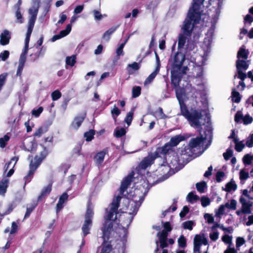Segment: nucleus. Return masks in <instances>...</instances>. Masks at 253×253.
I'll return each instance as SVG.
<instances>
[{
  "label": "nucleus",
  "mask_w": 253,
  "mask_h": 253,
  "mask_svg": "<svg viewBox=\"0 0 253 253\" xmlns=\"http://www.w3.org/2000/svg\"><path fill=\"white\" fill-rule=\"evenodd\" d=\"M186 137L182 135H177L172 137L169 142L170 146L172 147L176 146L181 141L185 140Z\"/></svg>",
  "instance_id": "nucleus-27"
},
{
  "label": "nucleus",
  "mask_w": 253,
  "mask_h": 253,
  "mask_svg": "<svg viewBox=\"0 0 253 253\" xmlns=\"http://www.w3.org/2000/svg\"><path fill=\"white\" fill-rule=\"evenodd\" d=\"M171 148L172 147L168 142L165 144L163 147L158 148L155 152V156H156V157H159L160 154L165 155L171 149Z\"/></svg>",
  "instance_id": "nucleus-20"
},
{
  "label": "nucleus",
  "mask_w": 253,
  "mask_h": 253,
  "mask_svg": "<svg viewBox=\"0 0 253 253\" xmlns=\"http://www.w3.org/2000/svg\"><path fill=\"white\" fill-rule=\"evenodd\" d=\"M109 148L106 147L103 150L97 153L93 158L95 165L99 168L102 165L106 154H108Z\"/></svg>",
  "instance_id": "nucleus-14"
},
{
  "label": "nucleus",
  "mask_w": 253,
  "mask_h": 253,
  "mask_svg": "<svg viewBox=\"0 0 253 253\" xmlns=\"http://www.w3.org/2000/svg\"><path fill=\"white\" fill-rule=\"evenodd\" d=\"M253 159L252 156L249 154L246 155L243 159L244 163L245 165H250L251 164V161Z\"/></svg>",
  "instance_id": "nucleus-63"
},
{
  "label": "nucleus",
  "mask_w": 253,
  "mask_h": 253,
  "mask_svg": "<svg viewBox=\"0 0 253 253\" xmlns=\"http://www.w3.org/2000/svg\"><path fill=\"white\" fill-rule=\"evenodd\" d=\"M204 151L203 148L202 151H196L194 150L191 146L188 144L183 145L181 147L180 154L183 159H185L187 161H189L193 158L199 156Z\"/></svg>",
  "instance_id": "nucleus-6"
},
{
  "label": "nucleus",
  "mask_w": 253,
  "mask_h": 253,
  "mask_svg": "<svg viewBox=\"0 0 253 253\" xmlns=\"http://www.w3.org/2000/svg\"><path fill=\"white\" fill-rule=\"evenodd\" d=\"M122 198V196L118 195L117 197L113 199L112 202L110 204V209L111 211L118 212V208L120 207Z\"/></svg>",
  "instance_id": "nucleus-26"
},
{
  "label": "nucleus",
  "mask_w": 253,
  "mask_h": 253,
  "mask_svg": "<svg viewBox=\"0 0 253 253\" xmlns=\"http://www.w3.org/2000/svg\"><path fill=\"white\" fill-rule=\"evenodd\" d=\"M15 207V206H14L13 204H9L7 210L4 212L2 213L0 212V219H2L5 215L9 214L11 212H12Z\"/></svg>",
  "instance_id": "nucleus-50"
},
{
  "label": "nucleus",
  "mask_w": 253,
  "mask_h": 253,
  "mask_svg": "<svg viewBox=\"0 0 253 253\" xmlns=\"http://www.w3.org/2000/svg\"><path fill=\"white\" fill-rule=\"evenodd\" d=\"M249 51L246 50L243 46L241 47L237 52V57L238 59L241 58L246 60L248 58Z\"/></svg>",
  "instance_id": "nucleus-34"
},
{
  "label": "nucleus",
  "mask_w": 253,
  "mask_h": 253,
  "mask_svg": "<svg viewBox=\"0 0 253 253\" xmlns=\"http://www.w3.org/2000/svg\"><path fill=\"white\" fill-rule=\"evenodd\" d=\"M179 104L180 105L181 115L187 119L191 114V112H189L186 105L184 103V101L179 102Z\"/></svg>",
  "instance_id": "nucleus-28"
},
{
  "label": "nucleus",
  "mask_w": 253,
  "mask_h": 253,
  "mask_svg": "<svg viewBox=\"0 0 253 253\" xmlns=\"http://www.w3.org/2000/svg\"><path fill=\"white\" fill-rule=\"evenodd\" d=\"M108 240L103 239V242L101 244L102 249L100 253H110L112 251L111 241L108 242Z\"/></svg>",
  "instance_id": "nucleus-25"
},
{
  "label": "nucleus",
  "mask_w": 253,
  "mask_h": 253,
  "mask_svg": "<svg viewBox=\"0 0 253 253\" xmlns=\"http://www.w3.org/2000/svg\"><path fill=\"white\" fill-rule=\"evenodd\" d=\"M232 100L235 103H239L241 100V96L240 93L235 90V89H233L231 94Z\"/></svg>",
  "instance_id": "nucleus-42"
},
{
  "label": "nucleus",
  "mask_w": 253,
  "mask_h": 253,
  "mask_svg": "<svg viewBox=\"0 0 253 253\" xmlns=\"http://www.w3.org/2000/svg\"><path fill=\"white\" fill-rule=\"evenodd\" d=\"M159 67L157 66L155 70L145 79L144 82V85L148 84L151 83L157 74L159 73Z\"/></svg>",
  "instance_id": "nucleus-31"
},
{
  "label": "nucleus",
  "mask_w": 253,
  "mask_h": 253,
  "mask_svg": "<svg viewBox=\"0 0 253 253\" xmlns=\"http://www.w3.org/2000/svg\"><path fill=\"white\" fill-rule=\"evenodd\" d=\"M52 100L55 101L59 99L61 96V93L58 90H56L53 91L51 94Z\"/></svg>",
  "instance_id": "nucleus-56"
},
{
  "label": "nucleus",
  "mask_w": 253,
  "mask_h": 253,
  "mask_svg": "<svg viewBox=\"0 0 253 253\" xmlns=\"http://www.w3.org/2000/svg\"><path fill=\"white\" fill-rule=\"evenodd\" d=\"M218 226V224L215 223L214 225L211 228V232L209 234V237L210 239L213 241H215L218 238L219 233L218 231L216 230V228Z\"/></svg>",
  "instance_id": "nucleus-30"
},
{
  "label": "nucleus",
  "mask_w": 253,
  "mask_h": 253,
  "mask_svg": "<svg viewBox=\"0 0 253 253\" xmlns=\"http://www.w3.org/2000/svg\"><path fill=\"white\" fill-rule=\"evenodd\" d=\"M222 3L223 0H209L208 9L207 10L208 21L207 22H210L211 25V28L208 31V34L209 35L208 42L209 44L212 42V37L213 35L215 24L218 19Z\"/></svg>",
  "instance_id": "nucleus-2"
},
{
  "label": "nucleus",
  "mask_w": 253,
  "mask_h": 253,
  "mask_svg": "<svg viewBox=\"0 0 253 253\" xmlns=\"http://www.w3.org/2000/svg\"><path fill=\"white\" fill-rule=\"evenodd\" d=\"M37 203L35 202L32 204L29 207L27 208L26 211L24 215V219L27 218L30 216L32 212L37 206Z\"/></svg>",
  "instance_id": "nucleus-41"
},
{
  "label": "nucleus",
  "mask_w": 253,
  "mask_h": 253,
  "mask_svg": "<svg viewBox=\"0 0 253 253\" xmlns=\"http://www.w3.org/2000/svg\"><path fill=\"white\" fill-rule=\"evenodd\" d=\"M202 245H206V237L204 234H203V236L200 235H195L194 238L193 253H201L200 248ZM203 253H206V252Z\"/></svg>",
  "instance_id": "nucleus-10"
},
{
  "label": "nucleus",
  "mask_w": 253,
  "mask_h": 253,
  "mask_svg": "<svg viewBox=\"0 0 253 253\" xmlns=\"http://www.w3.org/2000/svg\"><path fill=\"white\" fill-rule=\"evenodd\" d=\"M47 127L46 126L39 127L33 134L35 137H40L42 134L47 131Z\"/></svg>",
  "instance_id": "nucleus-36"
},
{
  "label": "nucleus",
  "mask_w": 253,
  "mask_h": 253,
  "mask_svg": "<svg viewBox=\"0 0 253 253\" xmlns=\"http://www.w3.org/2000/svg\"><path fill=\"white\" fill-rule=\"evenodd\" d=\"M140 68V65L139 63L134 62L132 64L127 65V70L129 75H132L134 73V71H137Z\"/></svg>",
  "instance_id": "nucleus-32"
},
{
  "label": "nucleus",
  "mask_w": 253,
  "mask_h": 253,
  "mask_svg": "<svg viewBox=\"0 0 253 253\" xmlns=\"http://www.w3.org/2000/svg\"><path fill=\"white\" fill-rule=\"evenodd\" d=\"M204 1L205 0H193L192 6L189 8L183 22L182 29L184 34H180L178 36V49L183 48L187 40L185 35L190 37L195 25L200 23L203 12L202 6H203Z\"/></svg>",
  "instance_id": "nucleus-1"
},
{
  "label": "nucleus",
  "mask_w": 253,
  "mask_h": 253,
  "mask_svg": "<svg viewBox=\"0 0 253 253\" xmlns=\"http://www.w3.org/2000/svg\"><path fill=\"white\" fill-rule=\"evenodd\" d=\"M95 132L94 129H90L89 131L84 132V137L87 142L91 141L94 138Z\"/></svg>",
  "instance_id": "nucleus-40"
},
{
  "label": "nucleus",
  "mask_w": 253,
  "mask_h": 253,
  "mask_svg": "<svg viewBox=\"0 0 253 253\" xmlns=\"http://www.w3.org/2000/svg\"><path fill=\"white\" fill-rule=\"evenodd\" d=\"M94 215L93 209L88 205L84 215L85 220L82 227L83 238L90 233V230L92 226V219Z\"/></svg>",
  "instance_id": "nucleus-5"
},
{
  "label": "nucleus",
  "mask_w": 253,
  "mask_h": 253,
  "mask_svg": "<svg viewBox=\"0 0 253 253\" xmlns=\"http://www.w3.org/2000/svg\"><path fill=\"white\" fill-rule=\"evenodd\" d=\"M157 157H156V156L155 155L154 156L144 158V159L140 163V167L142 169H146L154 163V160Z\"/></svg>",
  "instance_id": "nucleus-22"
},
{
  "label": "nucleus",
  "mask_w": 253,
  "mask_h": 253,
  "mask_svg": "<svg viewBox=\"0 0 253 253\" xmlns=\"http://www.w3.org/2000/svg\"><path fill=\"white\" fill-rule=\"evenodd\" d=\"M86 113L84 112L81 115L75 117L71 123V126L76 130L78 129L86 118Z\"/></svg>",
  "instance_id": "nucleus-16"
},
{
  "label": "nucleus",
  "mask_w": 253,
  "mask_h": 253,
  "mask_svg": "<svg viewBox=\"0 0 253 253\" xmlns=\"http://www.w3.org/2000/svg\"><path fill=\"white\" fill-rule=\"evenodd\" d=\"M8 180H2L0 181V194H4L7 190L8 187Z\"/></svg>",
  "instance_id": "nucleus-37"
},
{
  "label": "nucleus",
  "mask_w": 253,
  "mask_h": 253,
  "mask_svg": "<svg viewBox=\"0 0 253 253\" xmlns=\"http://www.w3.org/2000/svg\"><path fill=\"white\" fill-rule=\"evenodd\" d=\"M126 133V129L122 127L118 129H116L114 131V136L117 138H120L125 135Z\"/></svg>",
  "instance_id": "nucleus-51"
},
{
  "label": "nucleus",
  "mask_w": 253,
  "mask_h": 253,
  "mask_svg": "<svg viewBox=\"0 0 253 253\" xmlns=\"http://www.w3.org/2000/svg\"><path fill=\"white\" fill-rule=\"evenodd\" d=\"M237 202L235 200H231L230 203H226L224 206L226 208L235 210L236 209Z\"/></svg>",
  "instance_id": "nucleus-52"
},
{
  "label": "nucleus",
  "mask_w": 253,
  "mask_h": 253,
  "mask_svg": "<svg viewBox=\"0 0 253 253\" xmlns=\"http://www.w3.org/2000/svg\"><path fill=\"white\" fill-rule=\"evenodd\" d=\"M225 209L226 208L224 205H220L219 208L215 210V216L220 217V215L223 214L225 212Z\"/></svg>",
  "instance_id": "nucleus-53"
},
{
  "label": "nucleus",
  "mask_w": 253,
  "mask_h": 253,
  "mask_svg": "<svg viewBox=\"0 0 253 253\" xmlns=\"http://www.w3.org/2000/svg\"><path fill=\"white\" fill-rule=\"evenodd\" d=\"M187 200L190 203H193L194 202L199 200L200 198L198 196L194 194V192H190L187 196Z\"/></svg>",
  "instance_id": "nucleus-39"
},
{
  "label": "nucleus",
  "mask_w": 253,
  "mask_h": 253,
  "mask_svg": "<svg viewBox=\"0 0 253 253\" xmlns=\"http://www.w3.org/2000/svg\"><path fill=\"white\" fill-rule=\"evenodd\" d=\"M112 116L115 121L117 120V117L121 114V112L120 109L114 105L111 111Z\"/></svg>",
  "instance_id": "nucleus-47"
},
{
  "label": "nucleus",
  "mask_w": 253,
  "mask_h": 253,
  "mask_svg": "<svg viewBox=\"0 0 253 253\" xmlns=\"http://www.w3.org/2000/svg\"><path fill=\"white\" fill-rule=\"evenodd\" d=\"M39 6L35 9H29V13L30 17L28 20V29L25 39V46L23 50L22 54L26 55L29 50V44L30 40V37L33 32V30L35 25V23L37 19V16L38 12Z\"/></svg>",
  "instance_id": "nucleus-4"
},
{
  "label": "nucleus",
  "mask_w": 253,
  "mask_h": 253,
  "mask_svg": "<svg viewBox=\"0 0 253 253\" xmlns=\"http://www.w3.org/2000/svg\"><path fill=\"white\" fill-rule=\"evenodd\" d=\"M237 188V186L235 181L233 179H231L230 182L226 184L225 188H222V189L223 190L230 192L232 191H235Z\"/></svg>",
  "instance_id": "nucleus-33"
},
{
  "label": "nucleus",
  "mask_w": 253,
  "mask_h": 253,
  "mask_svg": "<svg viewBox=\"0 0 253 253\" xmlns=\"http://www.w3.org/2000/svg\"><path fill=\"white\" fill-rule=\"evenodd\" d=\"M238 75H235L234 76V79H235L236 77L240 79L241 81H244V80L247 77V74L246 73H243V71H237Z\"/></svg>",
  "instance_id": "nucleus-58"
},
{
  "label": "nucleus",
  "mask_w": 253,
  "mask_h": 253,
  "mask_svg": "<svg viewBox=\"0 0 253 253\" xmlns=\"http://www.w3.org/2000/svg\"><path fill=\"white\" fill-rule=\"evenodd\" d=\"M118 213H119V212L112 211L110 209V211H109L108 214L106 216L105 220L110 221H115L117 219V216L116 215L114 219H113V216L115 214L116 215H117Z\"/></svg>",
  "instance_id": "nucleus-48"
},
{
  "label": "nucleus",
  "mask_w": 253,
  "mask_h": 253,
  "mask_svg": "<svg viewBox=\"0 0 253 253\" xmlns=\"http://www.w3.org/2000/svg\"><path fill=\"white\" fill-rule=\"evenodd\" d=\"M157 236L159 237V240H168V233L166 231H162L161 232L157 233Z\"/></svg>",
  "instance_id": "nucleus-55"
},
{
  "label": "nucleus",
  "mask_w": 253,
  "mask_h": 253,
  "mask_svg": "<svg viewBox=\"0 0 253 253\" xmlns=\"http://www.w3.org/2000/svg\"><path fill=\"white\" fill-rule=\"evenodd\" d=\"M200 136L193 138L189 141V144L191 147L196 151H202L203 148L205 150L206 147L203 148L204 140H206V136L204 137L201 131Z\"/></svg>",
  "instance_id": "nucleus-8"
},
{
  "label": "nucleus",
  "mask_w": 253,
  "mask_h": 253,
  "mask_svg": "<svg viewBox=\"0 0 253 253\" xmlns=\"http://www.w3.org/2000/svg\"><path fill=\"white\" fill-rule=\"evenodd\" d=\"M178 246L182 248H185L187 245L186 238L183 235H181L177 240Z\"/></svg>",
  "instance_id": "nucleus-45"
},
{
  "label": "nucleus",
  "mask_w": 253,
  "mask_h": 253,
  "mask_svg": "<svg viewBox=\"0 0 253 253\" xmlns=\"http://www.w3.org/2000/svg\"><path fill=\"white\" fill-rule=\"evenodd\" d=\"M39 166H40L39 165L34 162L33 160L31 161L29 165L30 170L28 174L24 177L25 183L29 182L31 181V179L29 178V177L31 176H33L35 171Z\"/></svg>",
  "instance_id": "nucleus-19"
},
{
  "label": "nucleus",
  "mask_w": 253,
  "mask_h": 253,
  "mask_svg": "<svg viewBox=\"0 0 253 253\" xmlns=\"http://www.w3.org/2000/svg\"><path fill=\"white\" fill-rule=\"evenodd\" d=\"M43 108L42 107H39L37 109H34L32 111V114L36 117H38L42 112Z\"/></svg>",
  "instance_id": "nucleus-57"
},
{
  "label": "nucleus",
  "mask_w": 253,
  "mask_h": 253,
  "mask_svg": "<svg viewBox=\"0 0 253 253\" xmlns=\"http://www.w3.org/2000/svg\"><path fill=\"white\" fill-rule=\"evenodd\" d=\"M76 62V56L73 55L71 56H67L66 58V64L71 67L73 66Z\"/></svg>",
  "instance_id": "nucleus-44"
},
{
  "label": "nucleus",
  "mask_w": 253,
  "mask_h": 253,
  "mask_svg": "<svg viewBox=\"0 0 253 253\" xmlns=\"http://www.w3.org/2000/svg\"><path fill=\"white\" fill-rule=\"evenodd\" d=\"M163 226H164V229L162 231H166V232L168 233L169 232H170L172 229V227L170 225V223L169 221H167V222H165V223H164Z\"/></svg>",
  "instance_id": "nucleus-62"
},
{
  "label": "nucleus",
  "mask_w": 253,
  "mask_h": 253,
  "mask_svg": "<svg viewBox=\"0 0 253 253\" xmlns=\"http://www.w3.org/2000/svg\"><path fill=\"white\" fill-rule=\"evenodd\" d=\"M43 48V46H42L39 51H37V52L33 53L30 55V59L31 61L34 62L40 57L41 55L42 56L43 55V53L42 54Z\"/></svg>",
  "instance_id": "nucleus-38"
},
{
  "label": "nucleus",
  "mask_w": 253,
  "mask_h": 253,
  "mask_svg": "<svg viewBox=\"0 0 253 253\" xmlns=\"http://www.w3.org/2000/svg\"><path fill=\"white\" fill-rule=\"evenodd\" d=\"M0 43L2 45H5L9 43V41L11 38L10 32L5 30L0 35Z\"/></svg>",
  "instance_id": "nucleus-24"
},
{
  "label": "nucleus",
  "mask_w": 253,
  "mask_h": 253,
  "mask_svg": "<svg viewBox=\"0 0 253 253\" xmlns=\"http://www.w3.org/2000/svg\"><path fill=\"white\" fill-rule=\"evenodd\" d=\"M240 202L242 204V212L244 213H251L252 202L247 201L244 198L241 197L240 198Z\"/></svg>",
  "instance_id": "nucleus-18"
},
{
  "label": "nucleus",
  "mask_w": 253,
  "mask_h": 253,
  "mask_svg": "<svg viewBox=\"0 0 253 253\" xmlns=\"http://www.w3.org/2000/svg\"><path fill=\"white\" fill-rule=\"evenodd\" d=\"M182 224L184 229L192 230L193 229L194 222L192 220H189L184 222Z\"/></svg>",
  "instance_id": "nucleus-54"
},
{
  "label": "nucleus",
  "mask_w": 253,
  "mask_h": 253,
  "mask_svg": "<svg viewBox=\"0 0 253 253\" xmlns=\"http://www.w3.org/2000/svg\"><path fill=\"white\" fill-rule=\"evenodd\" d=\"M119 25L113 26L107 31H106L103 35L102 38L105 40L106 42H109L111 35L115 32V31L118 28Z\"/></svg>",
  "instance_id": "nucleus-29"
},
{
  "label": "nucleus",
  "mask_w": 253,
  "mask_h": 253,
  "mask_svg": "<svg viewBox=\"0 0 253 253\" xmlns=\"http://www.w3.org/2000/svg\"><path fill=\"white\" fill-rule=\"evenodd\" d=\"M113 221L105 220L102 227V231L103 233V239L109 240L110 239V234L113 230Z\"/></svg>",
  "instance_id": "nucleus-13"
},
{
  "label": "nucleus",
  "mask_w": 253,
  "mask_h": 253,
  "mask_svg": "<svg viewBox=\"0 0 253 253\" xmlns=\"http://www.w3.org/2000/svg\"><path fill=\"white\" fill-rule=\"evenodd\" d=\"M134 110V108H132L131 110L127 113L125 118V122L128 126L131 124L133 120Z\"/></svg>",
  "instance_id": "nucleus-35"
},
{
  "label": "nucleus",
  "mask_w": 253,
  "mask_h": 253,
  "mask_svg": "<svg viewBox=\"0 0 253 253\" xmlns=\"http://www.w3.org/2000/svg\"><path fill=\"white\" fill-rule=\"evenodd\" d=\"M134 172L132 171L123 180L120 187V195H123L124 192L130 185L134 177Z\"/></svg>",
  "instance_id": "nucleus-11"
},
{
  "label": "nucleus",
  "mask_w": 253,
  "mask_h": 253,
  "mask_svg": "<svg viewBox=\"0 0 253 253\" xmlns=\"http://www.w3.org/2000/svg\"><path fill=\"white\" fill-rule=\"evenodd\" d=\"M185 60V55L181 52H177L174 55L173 62L171 64V74H177L178 71L183 65Z\"/></svg>",
  "instance_id": "nucleus-7"
},
{
  "label": "nucleus",
  "mask_w": 253,
  "mask_h": 253,
  "mask_svg": "<svg viewBox=\"0 0 253 253\" xmlns=\"http://www.w3.org/2000/svg\"><path fill=\"white\" fill-rule=\"evenodd\" d=\"M141 92V87L139 86H134L132 89V97H138Z\"/></svg>",
  "instance_id": "nucleus-43"
},
{
  "label": "nucleus",
  "mask_w": 253,
  "mask_h": 253,
  "mask_svg": "<svg viewBox=\"0 0 253 253\" xmlns=\"http://www.w3.org/2000/svg\"><path fill=\"white\" fill-rule=\"evenodd\" d=\"M52 190V183H49L46 186L44 187L41 191L40 195L38 197V201H42L43 199L48 195Z\"/></svg>",
  "instance_id": "nucleus-21"
},
{
  "label": "nucleus",
  "mask_w": 253,
  "mask_h": 253,
  "mask_svg": "<svg viewBox=\"0 0 253 253\" xmlns=\"http://www.w3.org/2000/svg\"><path fill=\"white\" fill-rule=\"evenodd\" d=\"M249 61H246L245 60L238 59L236 62V66L237 71H246L249 66Z\"/></svg>",
  "instance_id": "nucleus-23"
},
{
  "label": "nucleus",
  "mask_w": 253,
  "mask_h": 253,
  "mask_svg": "<svg viewBox=\"0 0 253 253\" xmlns=\"http://www.w3.org/2000/svg\"><path fill=\"white\" fill-rule=\"evenodd\" d=\"M204 110L193 109L191 110V114L187 119L191 126L198 129L200 134L202 131V126L205 125L206 119L202 112Z\"/></svg>",
  "instance_id": "nucleus-3"
},
{
  "label": "nucleus",
  "mask_w": 253,
  "mask_h": 253,
  "mask_svg": "<svg viewBox=\"0 0 253 253\" xmlns=\"http://www.w3.org/2000/svg\"><path fill=\"white\" fill-rule=\"evenodd\" d=\"M15 16L18 23H22L24 22L23 18L22 15L21 13L20 10L16 9L15 12Z\"/></svg>",
  "instance_id": "nucleus-60"
},
{
  "label": "nucleus",
  "mask_w": 253,
  "mask_h": 253,
  "mask_svg": "<svg viewBox=\"0 0 253 253\" xmlns=\"http://www.w3.org/2000/svg\"><path fill=\"white\" fill-rule=\"evenodd\" d=\"M188 70L187 66H181L178 71L177 74H171L170 78L171 81L172 83L176 85L178 84V82H180L183 77V75L186 74V71Z\"/></svg>",
  "instance_id": "nucleus-12"
},
{
  "label": "nucleus",
  "mask_w": 253,
  "mask_h": 253,
  "mask_svg": "<svg viewBox=\"0 0 253 253\" xmlns=\"http://www.w3.org/2000/svg\"><path fill=\"white\" fill-rule=\"evenodd\" d=\"M213 127L211 116L207 113V148L211 144L213 139Z\"/></svg>",
  "instance_id": "nucleus-9"
},
{
  "label": "nucleus",
  "mask_w": 253,
  "mask_h": 253,
  "mask_svg": "<svg viewBox=\"0 0 253 253\" xmlns=\"http://www.w3.org/2000/svg\"><path fill=\"white\" fill-rule=\"evenodd\" d=\"M233 155V151L231 149H228L225 153L223 154L224 159L226 161L228 160Z\"/></svg>",
  "instance_id": "nucleus-64"
},
{
  "label": "nucleus",
  "mask_w": 253,
  "mask_h": 253,
  "mask_svg": "<svg viewBox=\"0 0 253 253\" xmlns=\"http://www.w3.org/2000/svg\"><path fill=\"white\" fill-rule=\"evenodd\" d=\"M196 188L198 192L201 193H204L206 188V181H203L196 184Z\"/></svg>",
  "instance_id": "nucleus-46"
},
{
  "label": "nucleus",
  "mask_w": 253,
  "mask_h": 253,
  "mask_svg": "<svg viewBox=\"0 0 253 253\" xmlns=\"http://www.w3.org/2000/svg\"><path fill=\"white\" fill-rule=\"evenodd\" d=\"M9 139L10 137L7 134H5L3 137L0 138V147L2 148H4Z\"/></svg>",
  "instance_id": "nucleus-49"
},
{
  "label": "nucleus",
  "mask_w": 253,
  "mask_h": 253,
  "mask_svg": "<svg viewBox=\"0 0 253 253\" xmlns=\"http://www.w3.org/2000/svg\"><path fill=\"white\" fill-rule=\"evenodd\" d=\"M180 82H178V84L175 85L174 84L171 82V84L174 89L175 92V95L177 99L179 102L184 101L183 97L185 96V89L184 87L179 86Z\"/></svg>",
  "instance_id": "nucleus-15"
},
{
  "label": "nucleus",
  "mask_w": 253,
  "mask_h": 253,
  "mask_svg": "<svg viewBox=\"0 0 253 253\" xmlns=\"http://www.w3.org/2000/svg\"><path fill=\"white\" fill-rule=\"evenodd\" d=\"M42 146L43 148L42 150L40 153L39 155H36L35 156L33 160L34 162L39 166H40L42 161L45 159L48 154V151L47 148L43 145H42Z\"/></svg>",
  "instance_id": "nucleus-17"
},
{
  "label": "nucleus",
  "mask_w": 253,
  "mask_h": 253,
  "mask_svg": "<svg viewBox=\"0 0 253 253\" xmlns=\"http://www.w3.org/2000/svg\"><path fill=\"white\" fill-rule=\"evenodd\" d=\"M189 212V208L187 206H185L183 207L182 211H180L179 216L181 218H183Z\"/></svg>",
  "instance_id": "nucleus-61"
},
{
  "label": "nucleus",
  "mask_w": 253,
  "mask_h": 253,
  "mask_svg": "<svg viewBox=\"0 0 253 253\" xmlns=\"http://www.w3.org/2000/svg\"><path fill=\"white\" fill-rule=\"evenodd\" d=\"M249 177V174L248 172L245 171L244 169H242L240 171V179L241 180H246Z\"/></svg>",
  "instance_id": "nucleus-59"
}]
</instances>
